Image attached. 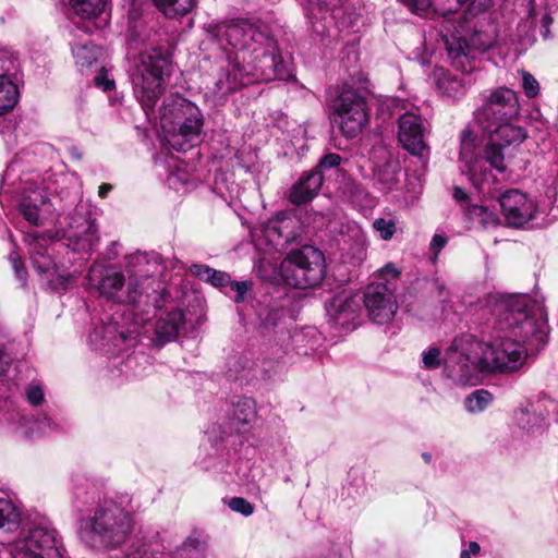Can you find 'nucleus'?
<instances>
[{"instance_id":"obj_2","label":"nucleus","mask_w":558,"mask_h":558,"mask_svg":"<svg viewBox=\"0 0 558 558\" xmlns=\"http://www.w3.org/2000/svg\"><path fill=\"white\" fill-rule=\"evenodd\" d=\"M535 307V302L526 294L501 296L494 308L497 328L510 332L519 343L543 342L547 325L543 315L534 312Z\"/></svg>"},{"instance_id":"obj_50","label":"nucleus","mask_w":558,"mask_h":558,"mask_svg":"<svg viewBox=\"0 0 558 558\" xmlns=\"http://www.w3.org/2000/svg\"><path fill=\"white\" fill-rule=\"evenodd\" d=\"M230 276L227 272L213 269L207 282L211 283L214 287L222 288L229 284Z\"/></svg>"},{"instance_id":"obj_13","label":"nucleus","mask_w":558,"mask_h":558,"mask_svg":"<svg viewBox=\"0 0 558 558\" xmlns=\"http://www.w3.org/2000/svg\"><path fill=\"white\" fill-rule=\"evenodd\" d=\"M426 130L425 122L420 116L407 112L399 119L398 138L409 153L422 157L427 151Z\"/></svg>"},{"instance_id":"obj_6","label":"nucleus","mask_w":558,"mask_h":558,"mask_svg":"<svg viewBox=\"0 0 558 558\" xmlns=\"http://www.w3.org/2000/svg\"><path fill=\"white\" fill-rule=\"evenodd\" d=\"M13 558H62L61 541L54 529L35 525L13 543Z\"/></svg>"},{"instance_id":"obj_47","label":"nucleus","mask_w":558,"mask_h":558,"mask_svg":"<svg viewBox=\"0 0 558 558\" xmlns=\"http://www.w3.org/2000/svg\"><path fill=\"white\" fill-rule=\"evenodd\" d=\"M341 160H342V158L340 155L335 154V153H329V154L325 155L319 160L317 167L314 168L313 170H319L320 172H323V170H325V169L336 168L340 165Z\"/></svg>"},{"instance_id":"obj_49","label":"nucleus","mask_w":558,"mask_h":558,"mask_svg":"<svg viewBox=\"0 0 558 558\" xmlns=\"http://www.w3.org/2000/svg\"><path fill=\"white\" fill-rule=\"evenodd\" d=\"M21 214L28 222L35 226L39 225V210L37 206L24 202L21 204Z\"/></svg>"},{"instance_id":"obj_28","label":"nucleus","mask_w":558,"mask_h":558,"mask_svg":"<svg viewBox=\"0 0 558 558\" xmlns=\"http://www.w3.org/2000/svg\"><path fill=\"white\" fill-rule=\"evenodd\" d=\"M463 213L470 222L483 228L495 227L499 221L497 215L493 210L477 204L464 206Z\"/></svg>"},{"instance_id":"obj_16","label":"nucleus","mask_w":558,"mask_h":558,"mask_svg":"<svg viewBox=\"0 0 558 558\" xmlns=\"http://www.w3.org/2000/svg\"><path fill=\"white\" fill-rule=\"evenodd\" d=\"M324 182V174L319 170L304 172L291 186L288 199L293 205L300 206L311 202L319 193Z\"/></svg>"},{"instance_id":"obj_60","label":"nucleus","mask_w":558,"mask_h":558,"mask_svg":"<svg viewBox=\"0 0 558 558\" xmlns=\"http://www.w3.org/2000/svg\"><path fill=\"white\" fill-rule=\"evenodd\" d=\"M138 12L135 11V10H132L130 11V14H129V17H130V31L132 33H135L136 32V24H135V20L138 17Z\"/></svg>"},{"instance_id":"obj_20","label":"nucleus","mask_w":558,"mask_h":558,"mask_svg":"<svg viewBox=\"0 0 558 558\" xmlns=\"http://www.w3.org/2000/svg\"><path fill=\"white\" fill-rule=\"evenodd\" d=\"M267 231L277 234L284 243L296 240L302 233L301 220L293 214L280 211L267 225Z\"/></svg>"},{"instance_id":"obj_32","label":"nucleus","mask_w":558,"mask_h":558,"mask_svg":"<svg viewBox=\"0 0 558 558\" xmlns=\"http://www.w3.org/2000/svg\"><path fill=\"white\" fill-rule=\"evenodd\" d=\"M260 62L264 68L271 69L274 78L287 80L291 76L290 65L279 52L264 53Z\"/></svg>"},{"instance_id":"obj_48","label":"nucleus","mask_w":558,"mask_h":558,"mask_svg":"<svg viewBox=\"0 0 558 558\" xmlns=\"http://www.w3.org/2000/svg\"><path fill=\"white\" fill-rule=\"evenodd\" d=\"M402 2L418 15L426 14L433 4V0H402Z\"/></svg>"},{"instance_id":"obj_37","label":"nucleus","mask_w":558,"mask_h":558,"mask_svg":"<svg viewBox=\"0 0 558 558\" xmlns=\"http://www.w3.org/2000/svg\"><path fill=\"white\" fill-rule=\"evenodd\" d=\"M439 90L450 98H458L464 94V85L461 80L445 75L437 81Z\"/></svg>"},{"instance_id":"obj_5","label":"nucleus","mask_w":558,"mask_h":558,"mask_svg":"<svg viewBox=\"0 0 558 558\" xmlns=\"http://www.w3.org/2000/svg\"><path fill=\"white\" fill-rule=\"evenodd\" d=\"M284 281L298 289L317 287L326 276V260L322 251L304 245L291 251L281 263Z\"/></svg>"},{"instance_id":"obj_63","label":"nucleus","mask_w":558,"mask_h":558,"mask_svg":"<svg viewBox=\"0 0 558 558\" xmlns=\"http://www.w3.org/2000/svg\"><path fill=\"white\" fill-rule=\"evenodd\" d=\"M480 545L476 543V542H471L469 544V555L472 554V555H477L480 553Z\"/></svg>"},{"instance_id":"obj_59","label":"nucleus","mask_w":558,"mask_h":558,"mask_svg":"<svg viewBox=\"0 0 558 558\" xmlns=\"http://www.w3.org/2000/svg\"><path fill=\"white\" fill-rule=\"evenodd\" d=\"M8 365L9 361L7 354L0 350V375L5 373Z\"/></svg>"},{"instance_id":"obj_34","label":"nucleus","mask_w":558,"mask_h":558,"mask_svg":"<svg viewBox=\"0 0 558 558\" xmlns=\"http://www.w3.org/2000/svg\"><path fill=\"white\" fill-rule=\"evenodd\" d=\"M504 148L505 147L502 145L492 138L488 140V143L484 148V159L493 169L500 173L505 172L507 169Z\"/></svg>"},{"instance_id":"obj_25","label":"nucleus","mask_w":558,"mask_h":558,"mask_svg":"<svg viewBox=\"0 0 558 558\" xmlns=\"http://www.w3.org/2000/svg\"><path fill=\"white\" fill-rule=\"evenodd\" d=\"M217 32L225 33L226 35L236 34H260L265 35L268 29L267 25L260 21H252L246 19H236L231 21H225L217 26Z\"/></svg>"},{"instance_id":"obj_8","label":"nucleus","mask_w":558,"mask_h":558,"mask_svg":"<svg viewBox=\"0 0 558 558\" xmlns=\"http://www.w3.org/2000/svg\"><path fill=\"white\" fill-rule=\"evenodd\" d=\"M485 372L512 373L522 366L525 353L515 340L499 338L481 348Z\"/></svg>"},{"instance_id":"obj_45","label":"nucleus","mask_w":558,"mask_h":558,"mask_svg":"<svg viewBox=\"0 0 558 558\" xmlns=\"http://www.w3.org/2000/svg\"><path fill=\"white\" fill-rule=\"evenodd\" d=\"M228 505L232 511L241 513L245 517H248L254 512V506L242 497L231 498Z\"/></svg>"},{"instance_id":"obj_64","label":"nucleus","mask_w":558,"mask_h":558,"mask_svg":"<svg viewBox=\"0 0 558 558\" xmlns=\"http://www.w3.org/2000/svg\"><path fill=\"white\" fill-rule=\"evenodd\" d=\"M423 459L425 460L426 463H429L432 461V454L428 453V452H424L422 454Z\"/></svg>"},{"instance_id":"obj_61","label":"nucleus","mask_w":558,"mask_h":558,"mask_svg":"<svg viewBox=\"0 0 558 558\" xmlns=\"http://www.w3.org/2000/svg\"><path fill=\"white\" fill-rule=\"evenodd\" d=\"M111 190H112V185L111 184L102 183L99 186V191H98L99 197L105 198Z\"/></svg>"},{"instance_id":"obj_23","label":"nucleus","mask_w":558,"mask_h":558,"mask_svg":"<svg viewBox=\"0 0 558 558\" xmlns=\"http://www.w3.org/2000/svg\"><path fill=\"white\" fill-rule=\"evenodd\" d=\"M97 226L95 220L86 217L82 225L73 227L70 239H74V248L77 251H92L98 243Z\"/></svg>"},{"instance_id":"obj_54","label":"nucleus","mask_w":558,"mask_h":558,"mask_svg":"<svg viewBox=\"0 0 558 558\" xmlns=\"http://www.w3.org/2000/svg\"><path fill=\"white\" fill-rule=\"evenodd\" d=\"M190 270L194 276L207 281L213 268L207 265L194 264L191 266Z\"/></svg>"},{"instance_id":"obj_31","label":"nucleus","mask_w":558,"mask_h":558,"mask_svg":"<svg viewBox=\"0 0 558 558\" xmlns=\"http://www.w3.org/2000/svg\"><path fill=\"white\" fill-rule=\"evenodd\" d=\"M155 5L167 17H177L190 13L196 7V0H154Z\"/></svg>"},{"instance_id":"obj_55","label":"nucleus","mask_w":558,"mask_h":558,"mask_svg":"<svg viewBox=\"0 0 558 558\" xmlns=\"http://www.w3.org/2000/svg\"><path fill=\"white\" fill-rule=\"evenodd\" d=\"M447 244V238L441 234H435L430 242V250L437 255Z\"/></svg>"},{"instance_id":"obj_15","label":"nucleus","mask_w":558,"mask_h":558,"mask_svg":"<svg viewBox=\"0 0 558 558\" xmlns=\"http://www.w3.org/2000/svg\"><path fill=\"white\" fill-rule=\"evenodd\" d=\"M361 311V299L349 291H342L335 295L327 312L330 318L343 328L354 326Z\"/></svg>"},{"instance_id":"obj_41","label":"nucleus","mask_w":558,"mask_h":558,"mask_svg":"<svg viewBox=\"0 0 558 558\" xmlns=\"http://www.w3.org/2000/svg\"><path fill=\"white\" fill-rule=\"evenodd\" d=\"M32 262L34 267L40 274H52L54 270V263L49 255L44 252L37 251L32 253Z\"/></svg>"},{"instance_id":"obj_11","label":"nucleus","mask_w":558,"mask_h":558,"mask_svg":"<svg viewBox=\"0 0 558 558\" xmlns=\"http://www.w3.org/2000/svg\"><path fill=\"white\" fill-rule=\"evenodd\" d=\"M369 318L377 324L390 322L398 308L396 298L386 283H371L364 294Z\"/></svg>"},{"instance_id":"obj_26","label":"nucleus","mask_w":558,"mask_h":558,"mask_svg":"<svg viewBox=\"0 0 558 558\" xmlns=\"http://www.w3.org/2000/svg\"><path fill=\"white\" fill-rule=\"evenodd\" d=\"M475 147L476 134L470 129H464L461 133V147L459 158L462 162L465 163L468 173L471 177L476 174V165L478 162V159L475 156Z\"/></svg>"},{"instance_id":"obj_36","label":"nucleus","mask_w":558,"mask_h":558,"mask_svg":"<svg viewBox=\"0 0 558 558\" xmlns=\"http://www.w3.org/2000/svg\"><path fill=\"white\" fill-rule=\"evenodd\" d=\"M124 278L121 274L110 271L102 277L99 283V290L108 298H113L116 293L122 288Z\"/></svg>"},{"instance_id":"obj_40","label":"nucleus","mask_w":558,"mask_h":558,"mask_svg":"<svg viewBox=\"0 0 558 558\" xmlns=\"http://www.w3.org/2000/svg\"><path fill=\"white\" fill-rule=\"evenodd\" d=\"M538 14L535 9L532 8L530 11L531 23L533 24L532 32L538 33L539 35H548L550 33V24L553 23V19L547 13H542L541 19H537Z\"/></svg>"},{"instance_id":"obj_53","label":"nucleus","mask_w":558,"mask_h":558,"mask_svg":"<svg viewBox=\"0 0 558 558\" xmlns=\"http://www.w3.org/2000/svg\"><path fill=\"white\" fill-rule=\"evenodd\" d=\"M230 286L233 291L236 292L234 301L236 303L243 302L246 292L248 291L250 284L247 281H231Z\"/></svg>"},{"instance_id":"obj_14","label":"nucleus","mask_w":558,"mask_h":558,"mask_svg":"<svg viewBox=\"0 0 558 558\" xmlns=\"http://www.w3.org/2000/svg\"><path fill=\"white\" fill-rule=\"evenodd\" d=\"M499 204L509 226L521 227L534 218L536 206L525 194L518 190L505 192Z\"/></svg>"},{"instance_id":"obj_43","label":"nucleus","mask_w":558,"mask_h":558,"mask_svg":"<svg viewBox=\"0 0 558 558\" xmlns=\"http://www.w3.org/2000/svg\"><path fill=\"white\" fill-rule=\"evenodd\" d=\"M374 229L379 233L383 240H390L396 232V225L392 220L377 218L373 222Z\"/></svg>"},{"instance_id":"obj_56","label":"nucleus","mask_w":558,"mask_h":558,"mask_svg":"<svg viewBox=\"0 0 558 558\" xmlns=\"http://www.w3.org/2000/svg\"><path fill=\"white\" fill-rule=\"evenodd\" d=\"M11 262H12V266H13V269H14L17 278L24 282L26 271L22 265V262L20 260V258L17 256H13V255L11 256Z\"/></svg>"},{"instance_id":"obj_58","label":"nucleus","mask_w":558,"mask_h":558,"mask_svg":"<svg viewBox=\"0 0 558 558\" xmlns=\"http://www.w3.org/2000/svg\"><path fill=\"white\" fill-rule=\"evenodd\" d=\"M453 197H454V199H457L460 203L466 202L468 198H469L466 192L463 189L459 187V186L454 187V190H453Z\"/></svg>"},{"instance_id":"obj_27","label":"nucleus","mask_w":558,"mask_h":558,"mask_svg":"<svg viewBox=\"0 0 558 558\" xmlns=\"http://www.w3.org/2000/svg\"><path fill=\"white\" fill-rule=\"evenodd\" d=\"M109 0H69L71 11L82 20L92 22L102 13Z\"/></svg>"},{"instance_id":"obj_4","label":"nucleus","mask_w":558,"mask_h":558,"mask_svg":"<svg viewBox=\"0 0 558 558\" xmlns=\"http://www.w3.org/2000/svg\"><path fill=\"white\" fill-rule=\"evenodd\" d=\"M482 342L471 335L456 337L444 357L445 373L459 385H475L485 372L481 354Z\"/></svg>"},{"instance_id":"obj_21","label":"nucleus","mask_w":558,"mask_h":558,"mask_svg":"<svg viewBox=\"0 0 558 558\" xmlns=\"http://www.w3.org/2000/svg\"><path fill=\"white\" fill-rule=\"evenodd\" d=\"M512 121H504L484 130L489 133V138L498 142L504 147L519 146L526 140L527 133L524 128L513 124Z\"/></svg>"},{"instance_id":"obj_9","label":"nucleus","mask_w":558,"mask_h":558,"mask_svg":"<svg viewBox=\"0 0 558 558\" xmlns=\"http://www.w3.org/2000/svg\"><path fill=\"white\" fill-rule=\"evenodd\" d=\"M335 112L342 134L356 137L368 122L365 98L356 90L347 89L335 100Z\"/></svg>"},{"instance_id":"obj_42","label":"nucleus","mask_w":558,"mask_h":558,"mask_svg":"<svg viewBox=\"0 0 558 558\" xmlns=\"http://www.w3.org/2000/svg\"><path fill=\"white\" fill-rule=\"evenodd\" d=\"M423 366L426 369H436L441 365V351L438 348H429L422 354Z\"/></svg>"},{"instance_id":"obj_1","label":"nucleus","mask_w":558,"mask_h":558,"mask_svg":"<svg viewBox=\"0 0 558 558\" xmlns=\"http://www.w3.org/2000/svg\"><path fill=\"white\" fill-rule=\"evenodd\" d=\"M133 527L131 512L114 502H107L80 521V537L93 549H113L129 538Z\"/></svg>"},{"instance_id":"obj_52","label":"nucleus","mask_w":558,"mask_h":558,"mask_svg":"<svg viewBox=\"0 0 558 558\" xmlns=\"http://www.w3.org/2000/svg\"><path fill=\"white\" fill-rule=\"evenodd\" d=\"M26 399L32 405H39L44 402V391L39 386H29L26 389Z\"/></svg>"},{"instance_id":"obj_22","label":"nucleus","mask_w":558,"mask_h":558,"mask_svg":"<svg viewBox=\"0 0 558 558\" xmlns=\"http://www.w3.org/2000/svg\"><path fill=\"white\" fill-rule=\"evenodd\" d=\"M185 105H192V102L180 95L172 94L163 99L159 114L161 126L166 132L173 131V125L181 121L180 119L185 112Z\"/></svg>"},{"instance_id":"obj_3","label":"nucleus","mask_w":558,"mask_h":558,"mask_svg":"<svg viewBox=\"0 0 558 558\" xmlns=\"http://www.w3.org/2000/svg\"><path fill=\"white\" fill-rule=\"evenodd\" d=\"M171 52L162 47H149L140 54L132 81L135 96L147 114L154 112L163 92L165 76L171 73Z\"/></svg>"},{"instance_id":"obj_51","label":"nucleus","mask_w":558,"mask_h":558,"mask_svg":"<svg viewBox=\"0 0 558 558\" xmlns=\"http://www.w3.org/2000/svg\"><path fill=\"white\" fill-rule=\"evenodd\" d=\"M94 82L97 87L102 88L105 92H110L116 86L114 81L108 77V72L105 68H101Z\"/></svg>"},{"instance_id":"obj_46","label":"nucleus","mask_w":558,"mask_h":558,"mask_svg":"<svg viewBox=\"0 0 558 558\" xmlns=\"http://www.w3.org/2000/svg\"><path fill=\"white\" fill-rule=\"evenodd\" d=\"M466 5L468 15L476 16L488 10L492 0H458Z\"/></svg>"},{"instance_id":"obj_57","label":"nucleus","mask_w":558,"mask_h":558,"mask_svg":"<svg viewBox=\"0 0 558 558\" xmlns=\"http://www.w3.org/2000/svg\"><path fill=\"white\" fill-rule=\"evenodd\" d=\"M420 45L423 46V50H422V52L421 51L415 52L413 58L416 59L420 63L426 64L429 62L428 56L430 53L427 52V49L425 48V45H426L425 39L421 40ZM420 49L421 48H417V50H420Z\"/></svg>"},{"instance_id":"obj_39","label":"nucleus","mask_w":558,"mask_h":558,"mask_svg":"<svg viewBox=\"0 0 558 558\" xmlns=\"http://www.w3.org/2000/svg\"><path fill=\"white\" fill-rule=\"evenodd\" d=\"M256 412L251 400L239 402L233 412V420L241 425L250 424L255 418Z\"/></svg>"},{"instance_id":"obj_33","label":"nucleus","mask_w":558,"mask_h":558,"mask_svg":"<svg viewBox=\"0 0 558 558\" xmlns=\"http://www.w3.org/2000/svg\"><path fill=\"white\" fill-rule=\"evenodd\" d=\"M102 54V50L90 40L84 44H77L73 47V56L76 64L81 68L90 66Z\"/></svg>"},{"instance_id":"obj_38","label":"nucleus","mask_w":558,"mask_h":558,"mask_svg":"<svg viewBox=\"0 0 558 558\" xmlns=\"http://www.w3.org/2000/svg\"><path fill=\"white\" fill-rule=\"evenodd\" d=\"M492 395L484 389L472 392L465 400V407L470 412L483 411L492 401Z\"/></svg>"},{"instance_id":"obj_19","label":"nucleus","mask_w":558,"mask_h":558,"mask_svg":"<svg viewBox=\"0 0 558 558\" xmlns=\"http://www.w3.org/2000/svg\"><path fill=\"white\" fill-rule=\"evenodd\" d=\"M248 83L251 78L247 77L244 68L238 61H232L219 72L214 92L219 96H226Z\"/></svg>"},{"instance_id":"obj_17","label":"nucleus","mask_w":558,"mask_h":558,"mask_svg":"<svg viewBox=\"0 0 558 558\" xmlns=\"http://www.w3.org/2000/svg\"><path fill=\"white\" fill-rule=\"evenodd\" d=\"M137 333L120 330L117 324H106L97 328L92 336L93 340L101 339V348L107 352L117 353L130 347L135 341Z\"/></svg>"},{"instance_id":"obj_12","label":"nucleus","mask_w":558,"mask_h":558,"mask_svg":"<svg viewBox=\"0 0 558 558\" xmlns=\"http://www.w3.org/2000/svg\"><path fill=\"white\" fill-rule=\"evenodd\" d=\"M486 38L487 40H483V37H440V41L452 64L464 68V60L484 53L494 45L492 37Z\"/></svg>"},{"instance_id":"obj_30","label":"nucleus","mask_w":558,"mask_h":558,"mask_svg":"<svg viewBox=\"0 0 558 558\" xmlns=\"http://www.w3.org/2000/svg\"><path fill=\"white\" fill-rule=\"evenodd\" d=\"M17 101V86L4 75H0V116L10 112Z\"/></svg>"},{"instance_id":"obj_18","label":"nucleus","mask_w":558,"mask_h":558,"mask_svg":"<svg viewBox=\"0 0 558 558\" xmlns=\"http://www.w3.org/2000/svg\"><path fill=\"white\" fill-rule=\"evenodd\" d=\"M156 263H153L147 253H136L130 257L129 264H128V272L130 277V284L129 287H134L133 290H130L128 300L131 303H138L140 299L142 296V292L138 293L136 290L137 280L138 279H147L149 278L155 269H156Z\"/></svg>"},{"instance_id":"obj_24","label":"nucleus","mask_w":558,"mask_h":558,"mask_svg":"<svg viewBox=\"0 0 558 558\" xmlns=\"http://www.w3.org/2000/svg\"><path fill=\"white\" fill-rule=\"evenodd\" d=\"M183 324L184 313L182 310L175 308L156 323V336L161 342L170 341L178 336Z\"/></svg>"},{"instance_id":"obj_44","label":"nucleus","mask_w":558,"mask_h":558,"mask_svg":"<svg viewBox=\"0 0 558 558\" xmlns=\"http://www.w3.org/2000/svg\"><path fill=\"white\" fill-rule=\"evenodd\" d=\"M522 87L529 98H535L539 93L537 80L527 71H521Z\"/></svg>"},{"instance_id":"obj_7","label":"nucleus","mask_w":558,"mask_h":558,"mask_svg":"<svg viewBox=\"0 0 558 558\" xmlns=\"http://www.w3.org/2000/svg\"><path fill=\"white\" fill-rule=\"evenodd\" d=\"M520 112L521 105L517 92L508 87H498L485 96L476 111V119L485 129L504 121L514 120Z\"/></svg>"},{"instance_id":"obj_10","label":"nucleus","mask_w":558,"mask_h":558,"mask_svg":"<svg viewBox=\"0 0 558 558\" xmlns=\"http://www.w3.org/2000/svg\"><path fill=\"white\" fill-rule=\"evenodd\" d=\"M182 116L181 121L173 125V131H167L168 143L178 151L193 147L203 126L202 112L194 104L185 105V112Z\"/></svg>"},{"instance_id":"obj_62","label":"nucleus","mask_w":558,"mask_h":558,"mask_svg":"<svg viewBox=\"0 0 558 558\" xmlns=\"http://www.w3.org/2000/svg\"><path fill=\"white\" fill-rule=\"evenodd\" d=\"M380 271L390 274L393 278L400 275V271L391 264L386 265Z\"/></svg>"},{"instance_id":"obj_35","label":"nucleus","mask_w":558,"mask_h":558,"mask_svg":"<svg viewBox=\"0 0 558 558\" xmlns=\"http://www.w3.org/2000/svg\"><path fill=\"white\" fill-rule=\"evenodd\" d=\"M20 512L7 496H0V529L17 524Z\"/></svg>"},{"instance_id":"obj_29","label":"nucleus","mask_w":558,"mask_h":558,"mask_svg":"<svg viewBox=\"0 0 558 558\" xmlns=\"http://www.w3.org/2000/svg\"><path fill=\"white\" fill-rule=\"evenodd\" d=\"M206 550V539L201 533L194 532L174 551L175 558H203Z\"/></svg>"}]
</instances>
